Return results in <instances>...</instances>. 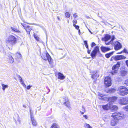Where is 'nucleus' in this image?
<instances>
[{
	"instance_id": "nucleus-46",
	"label": "nucleus",
	"mask_w": 128,
	"mask_h": 128,
	"mask_svg": "<svg viewBox=\"0 0 128 128\" xmlns=\"http://www.w3.org/2000/svg\"><path fill=\"white\" fill-rule=\"evenodd\" d=\"M17 121L19 122V123L20 124H21V121H20V119L19 118H18V119Z\"/></svg>"
},
{
	"instance_id": "nucleus-34",
	"label": "nucleus",
	"mask_w": 128,
	"mask_h": 128,
	"mask_svg": "<svg viewBox=\"0 0 128 128\" xmlns=\"http://www.w3.org/2000/svg\"><path fill=\"white\" fill-rule=\"evenodd\" d=\"M16 55L18 56V58H20L21 57V55L20 54V53L18 52L16 53Z\"/></svg>"
},
{
	"instance_id": "nucleus-16",
	"label": "nucleus",
	"mask_w": 128,
	"mask_h": 128,
	"mask_svg": "<svg viewBox=\"0 0 128 128\" xmlns=\"http://www.w3.org/2000/svg\"><path fill=\"white\" fill-rule=\"evenodd\" d=\"M111 38V37L108 34H107L105 36L104 38L103 39V40L106 42H107Z\"/></svg>"
},
{
	"instance_id": "nucleus-58",
	"label": "nucleus",
	"mask_w": 128,
	"mask_h": 128,
	"mask_svg": "<svg viewBox=\"0 0 128 128\" xmlns=\"http://www.w3.org/2000/svg\"><path fill=\"white\" fill-rule=\"evenodd\" d=\"M85 46H86V48H87V49H88V45H86Z\"/></svg>"
},
{
	"instance_id": "nucleus-20",
	"label": "nucleus",
	"mask_w": 128,
	"mask_h": 128,
	"mask_svg": "<svg viewBox=\"0 0 128 128\" xmlns=\"http://www.w3.org/2000/svg\"><path fill=\"white\" fill-rule=\"evenodd\" d=\"M32 120V124L34 126H36L37 123L36 120L34 119V118H31Z\"/></svg>"
},
{
	"instance_id": "nucleus-36",
	"label": "nucleus",
	"mask_w": 128,
	"mask_h": 128,
	"mask_svg": "<svg viewBox=\"0 0 128 128\" xmlns=\"http://www.w3.org/2000/svg\"><path fill=\"white\" fill-rule=\"evenodd\" d=\"M114 60H115V56H112L110 58V60L111 61H112Z\"/></svg>"
},
{
	"instance_id": "nucleus-6",
	"label": "nucleus",
	"mask_w": 128,
	"mask_h": 128,
	"mask_svg": "<svg viewBox=\"0 0 128 128\" xmlns=\"http://www.w3.org/2000/svg\"><path fill=\"white\" fill-rule=\"evenodd\" d=\"M119 103L122 105H125L128 104V97H124L119 100Z\"/></svg>"
},
{
	"instance_id": "nucleus-2",
	"label": "nucleus",
	"mask_w": 128,
	"mask_h": 128,
	"mask_svg": "<svg viewBox=\"0 0 128 128\" xmlns=\"http://www.w3.org/2000/svg\"><path fill=\"white\" fill-rule=\"evenodd\" d=\"M17 42V38L14 36L12 35H10L6 39V46H8V48H9L8 46H12L13 45L15 44Z\"/></svg>"
},
{
	"instance_id": "nucleus-18",
	"label": "nucleus",
	"mask_w": 128,
	"mask_h": 128,
	"mask_svg": "<svg viewBox=\"0 0 128 128\" xmlns=\"http://www.w3.org/2000/svg\"><path fill=\"white\" fill-rule=\"evenodd\" d=\"M58 78L61 80H63L65 78V76L61 73L59 72L58 73Z\"/></svg>"
},
{
	"instance_id": "nucleus-63",
	"label": "nucleus",
	"mask_w": 128,
	"mask_h": 128,
	"mask_svg": "<svg viewBox=\"0 0 128 128\" xmlns=\"http://www.w3.org/2000/svg\"><path fill=\"white\" fill-rule=\"evenodd\" d=\"M58 20H60V18L58 17Z\"/></svg>"
},
{
	"instance_id": "nucleus-8",
	"label": "nucleus",
	"mask_w": 128,
	"mask_h": 128,
	"mask_svg": "<svg viewBox=\"0 0 128 128\" xmlns=\"http://www.w3.org/2000/svg\"><path fill=\"white\" fill-rule=\"evenodd\" d=\"M63 99L65 100V102H64L63 104L69 109L71 108L70 102L68 98L65 96L64 98H60V100H62Z\"/></svg>"
},
{
	"instance_id": "nucleus-28",
	"label": "nucleus",
	"mask_w": 128,
	"mask_h": 128,
	"mask_svg": "<svg viewBox=\"0 0 128 128\" xmlns=\"http://www.w3.org/2000/svg\"><path fill=\"white\" fill-rule=\"evenodd\" d=\"M34 37L37 41H40L39 38L35 34L34 35Z\"/></svg>"
},
{
	"instance_id": "nucleus-7",
	"label": "nucleus",
	"mask_w": 128,
	"mask_h": 128,
	"mask_svg": "<svg viewBox=\"0 0 128 128\" xmlns=\"http://www.w3.org/2000/svg\"><path fill=\"white\" fill-rule=\"evenodd\" d=\"M100 52L99 47L98 46H96L94 50L92 52L91 56L92 58L95 57L96 54Z\"/></svg>"
},
{
	"instance_id": "nucleus-15",
	"label": "nucleus",
	"mask_w": 128,
	"mask_h": 128,
	"mask_svg": "<svg viewBox=\"0 0 128 128\" xmlns=\"http://www.w3.org/2000/svg\"><path fill=\"white\" fill-rule=\"evenodd\" d=\"M116 91V90L114 88H110L106 90L105 92L108 93H112Z\"/></svg>"
},
{
	"instance_id": "nucleus-60",
	"label": "nucleus",
	"mask_w": 128,
	"mask_h": 128,
	"mask_svg": "<svg viewBox=\"0 0 128 128\" xmlns=\"http://www.w3.org/2000/svg\"><path fill=\"white\" fill-rule=\"evenodd\" d=\"M23 107H24L25 108H26V106L24 105H23Z\"/></svg>"
},
{
	"instance_id": "nucleus-27",
	"label": "nucleus",
	"mask_w": 128,
	"mask_h": 128,
	"mask_svg": "<svg viewBox=\"0 0 128 128\" xmlns=\"http://www.w3.org/2000/svg\"><path fill=\"white\" fill-rule=\"evenodd\" d=\"M2 89L4 90L6 88L8 87V86L7 85L2 84Z\"/></svg>"
},
{
	"instance_id": "nucleus-9",
	"label": "nucleus",
	"mask_w": 128,
	"mask_h": 128,
	"mask_svg": "<svg viewBox=\"0 0 128 128\" xmlns=\"http://www.w3.org/2000/svg\"><path fill=\"white\" fill-rule=\"evenodd\" d=\"M104 84L106 86L108 87L111 86V80L110 77L108 76L106 77L104 79Z\"/></svg>"
},
{
	"instance_id": "nucleus-10",
	"label": "nucleus",
	"mask_w": 128,
	"mask_h": 128,
	"mask_svg": "<svg viewBox=\"0 0 128 128\" xmlns=\"http://www.w3.org/2000/svg\"><path fill=\"white\" fill-rule=\"evenodd\" d=\"M122 45L118 41L115 42L114 44V49L116 50L120 49L122 48Z\"/></svg>"
},
{
	"instance_id": "nucleus-50",
	"label": "nucleus",
	"mask_w": 128,
	"mask_h": 128,
	"mask_svg": "<svg viewBox=\"0 0 128 128\" xmlns=\"http://www.w3.org/2000/svg\"><path fill=\"white\" fill-rule=\"evenodd\" d=\"M95 75H92V78H95Z\"/></svg>"
},
{
	"instance_id": "nucleus-12",
	"label": "nucleus",
	"mask_w": 128,
	"mask_h": 128,
	"mask_svg": "<svg viewBox=\"0 0 128 128\" xmlns=\"http://www.w3.org/2000/svg\"><path fill=\"white\" fill-rule=\"evenodd\" d=\"M115 60H118L122 59H124L126 58V57L122 55L115 56Z\"/></svg>"
},
{
	"instance_id": "nucleus-32",
	"label": "nucleus",
	"mask_w": 128,
	"mask_h": 128,
	"mask_svg": "<svg viewBox=\"0 0 128 128\" xmlns=\"http://www.w3.org/2000/svg\"><path fill=\"white\" fill-rule=\"evenodd\" d=\"M116 38L114 36H112L111 40H110V42H112V43L113 41Z\"/></svg>"
},
{
	"instance_id": "nucleus-1",
	"label": "nucleus",
	"mask_w": 128,
	"mask_h": 128,
	"mask_svg": "<svg viewBox=\"0 0 128 128\" xmlns=\"http://www.w3.org/2000/svg\"><path fill=\"white\" fill-rule=\"evenodd\" d=\"M112 116L114 118V119L112 120L111 122V125L113 126L116 124L118 122V120L124 118L126 117V116L123 114L118 112H116L112 114Z\"/></svg>"
},
{
	"instance_id": "nucleus-17",
	"label": "nucleus",
	"mask_w": 128,
	"mask_h": 128,
	"mask_svg": "<svg viewBox=\"0 0 128 128\" xmlns=\"http://www.w3.org/2000/svg\"><path fill=\"white\" fill-rule=\"evenodd\" d=\"M7 58L9 59L8 60L9 63H13L14 62V59L11 55H9Z\"/></svg>"
},
{
	"instance_id": "nucleus-11",
	"label": "nucleus",
	"mask_w": 128,
	"mask_h": 128,
	"mask_svg": "<svg viewBox=\"0 0 128 128\" xmlns=\"http://www.w3.org/2000/svg\"><path fill=\"white\" fill-rule=\"evenodd\" d=\"M118 98L116 96H112L109 98H108L109 102H111V104H112L114 102L117 100Z\"/></svg>"
},
{
	"instance_id": "nucleus-13",
	"label": "nucleus",
	"mask_w": 128,
	"mask_h": 128,
	"mask_svg": "<svg viewBox=\"0 0 128 128\" xmlns=\"http://www.w3.org/2000/svg\"><path fill=\"white\" fill-rule=\"evenodd\" d=\"M104 110H108L111 107V102H109L108 104L105 105H103L102 106Z\"/></svg>"
},
{
	"instance_id": "nucleus-3",
	"label": "nucleus",
	"mask_w": 128,
	"mask_h": 128,
	"mask_svg": "<svg viewBox=\"0 0 128 128\" xmlns=\"http://www.w3.org/2000/svg\"><path fill=\"white\" fill-rule=\"evenodd\" d=\"M41 56L43 60H48L49 64L51 66V67H53L54 64L52 60L48 53L44 52L43 53Z\"/></svg>"
},
{
	"instance_id": "nucleus-5",
	"label": "nucleus",
	"mask_w": 128,
	"mask_h": 128,
	"mask_svg": "<svg viewBox=\"0 0 128 128\" xmlns=\"http://www.w3.org/2000/svg\"><path fill=\"white\" fill-rule=\"evenodd\" d=\"M120 62H118L115 65L113 66L112 67V74H114L115 73L117 72L118 70L120 67Z\"/></svg>"
},
{
	"instance_id": "nucleus-44",
	"label": "nucleus",
	"mask_w": 128,
	"mask_h": 128,
	"mask_svg": "<svg viewBox=\"0 0 128 128\" xmlns=\"http://www.w3.org/2000/svg\"><path fill=\"white\" fill-rule=\"evenodd\" d=\"M18 77L19 78H21L20 80V82H24L22 80V77L20 75H18Z\"/></svg>"
},
{
	"instance_id": "nucleus-54",
	"label": "nucleus",
	"mask_w": 128,
	"mask_h": 128,
	"mask_svg": "<svg viewBox=\"0 0 128 128\" xmlns=\"http://www.w3.org/2000/svg\"><path fill=\"white\" fill-rule=\"evenodd\" d=\"M22 85L25 88H26V86L24 84H23Z\"/></svg>"
},
{
	"instance_id": "nucleus-14",
	"label": "nucleus",
	"mask_w": 128,
	"mask_h": 128,
	"mask_svg": "<svg viewBox=\"0 0 128 128\" xmlns=\"http://www.w3.org/2000/svg\"><path fill=\"white\" fill-rule=\"evenodd\" d=\"M100 49L102 51L104 52L110 50V48L103 46H101L100 47Z\"/></svg>"
},
{
	"instance_id": "nucleus-59",
	"label": "nucleus",
	"mask_w": 128,
	"mask_h": 128,
	"mask_svg": "<svg viewBox=\"0 0 128 128\" xmlns=\"http://www.w3.org/2000/svg\"><path fill=\"white\" fill-rule=\"evenodd\" d=\"M123 52V51H121V52H118L117 53V54H121Z\"/></svg>"
},
{
	"instance_id": "nucleus-42",
	"label": "nucleus",
	"mask_w": 128,
	"mask_h": 128,
	"mask_svg": "<svg viewBox=\"0 0 128 128\" xmlns=\"http://www.w3.org/2000/svg\"><path fill=\"white\" fill-rule=\"evenodd\" d=\"M95 45H96L95 44L94 42H92V43L91 45V46L92 47Z\"/></svg>"
},
{
	"instance_id": "nucleus-38",
	"label": "nucleus",
	"mask_w": 128,
	"mask_h": 128,
	"mask_svg": "<svg viewBox=\"0 0 128 128\" xmlns=\"http://www.w3.org/2000/svg\"><path fill=\"white\" fill-rule=\"evenodd\" d=\"M124 84L128 86V80L125 81L124 82Z\"/></svg>"
},
{
	"instance_id": "nucleus-33",
	"label": "nucleus",
	"mask_w": 128,
	"mask_h": 128,
	"mask_svg": "<svg viewBox=\"0 0 128 128\" xmlns=\"http://www.w3.org/2000/svg\"><path fill=\"white\" fill-rule=\"evenodd\" d=\"M73 26L75 27L76 29L78 30L79 28V26H76V24H73Z\"/></svg>"
},
{
	"instance_id": "nucleus-41",
	"label": "nucleus",
	"mask_w": 128,
	"mask_h": 128,
	"mask_svg": "<svg viewBox=\"0 0 128 128\" xmlns=\"http://www.w3.org/2000/svg\"><path fill=\"white\" fill-rule=\"evenodd\" d=\"M73 24H75L77 23V21L76 20H73Z\"/></svg>"
},
{
	"instance_id": "nucleus-56",
	"label": "nucleus",
	"mask_w": 128,
	"mask_h": 128,
	"mask_svg": "<svg viewBox=\"0 0 128 128\" xmlns=\"http://www.w3.org/2000/svg\"><path fill=\"white\" fill-rule=\"evenodd\" d=\"M64 101H65V100H64V99H63L62 100H60V102H61V101H62V102L63 101V103H64V102H65Z\"/></svg>"
},
{
	"instance_id": "nucleus-55",
	"label": "nucleus",
	"mask_w": 128,
	"mask_h": 128,
	"mask_svg": "<svg viewBox=\"0 0 128 128\" xmlns=\"http://www.w3.org/2000/svg\"><path fill=\"white\" fill-rule=\"evenodd\" d=\"M78 33L79 34V35H80V29H78Z\"/></svg>"
},
{
	"instance_id": "nucleus-47",
	"label": "nucleus",
	"mask_w": 128,
	"mask_h": 128,
	"mask_svg": "<svg viewBox=\"0 0 128 128\" xmlns=\"http://www.w3.org/2000/svg\"><path fill=\"white\" fill-rule=\"evenodd\" d=\"M84 45L85 46L88 45L86 41H84Z\"/></svg>"
},
{
	"instance_id": "nucleus-61",
	"label": "nucleus",
	"mask_w": 128,
	"mask_h": 128,
	"mask_svg": "<svg viewBox=\"0 0 128 128\" xmlns=\"http://www.w3.org/2000/svg\"><path fill=\"white\" fill-rule=\"evenodd\" d=\"M21 84L22 85H23V84H24V82H21Z\"/></svg>"
},
{
	"instance_id": "nucleus-64",
	"label": "nucleus",
	"mask_w": 128,
	"mask_h": 128,
	"mask_svg": "<svg viewBox=\"0 0 128 128\" xmlns=\"http://www.w3.org/2000/svg\"><path fill=\"white\" fill-rule=\"evenodd\" d=\"M19 78V80H20V78Z\"/></svg>"
},
{
	"instance_id": "nucleus-51",
	"label": "nucleus",
	"mask_w": 128,
	"mask_h": 128,
	"mask_svg": "<svg viewBox=\"0 0 128 128\" xmlns=\"http://www.w3.org/2000/svg\"><path fill=\"white\" fill-rule=\"evenodd\" d=\"M126 64L128 67V60H126Z\"/></svg>"
},
{
	"instance_id": "nucleus-31",
	"label": "nucleus",
	"mask_w": 128,
	"mask_h": 128,
	"mask_svg": "<svg viewBox=\"0 0 128 128\" xmlns=\"http://www.w3.org/2000/svg\"><path fill=\"white\" fill-rule=\"evenodd\" d=\"M123 108L125 110L128 112V106H126L124 107H123Z\"/></svg>"
},
{
	"instance_id": "nucleus-45",
	"label": "nucleus",
	"mask_w": 128,
	"mask_h": 128,
	"mask_svg": "<svg viewBox=\"0 0 128 128\" xmlns=\"http://www.w3.org/2000/svg\"><path fill=\"white\" fill-rule=\"evenodd\" d=\"M73 16L75 18H76L77 16V14L76 13H75V14H74L73 15Z\"/></svg>"
},
{
	"instance_id": "nucleus-57",
	"label": "nucleus",
	"mask_w": 128,
	"mask_h": 128,
	"mask_svg": "<svg viewBox=\"0 0 128 128\" xmlns=\"http://www.w3.org/2000/svg\"><path fill=\"white\" fill-rule=\"evenodd\" d=\"M80 112L81 114H84V112H82L80 111Z\"/></svg>"
},
{
	"instance_id": "nucleus-53",
	"label": "nucleus",
	"mask_w": 128,
	"mask_h": 128,
	"mask_svg": "<svg viewBox=\"0 0 128 128\" xmlns=\"http://www.w3.org/2000/svg\"><path fill=\"white\" fill-rule=\"evenodd\" d=\"M82 108L83 109L82 110L84 111V112H85V109L82 106Z\"/></svg>"
},
{
	"instance_id": "nucleus-40",
	"label": "nucleus",
	"mask_w": 128,
	"mask_h": 128,
	"mask_svg": "<svg viewBox=\"0 0 128 128\" xmlns=\"http://www.w3.org/2000/svg\"><path fill=\"white\" fill-rule=\"evenodd\" d=\"M127 73V72L126 71H124L122 72V74H123V75L125 76L126 74Z\"/></svg>"
},
{
	"instance_id": "nucleus-48",
	"label": "nucleus",
	"mask_w": 128,
	"mask_h": 128,
	"mask_svg": "<svg viewBox=\"0 0 128 128\" xmlns=\"http://www.w3.org/2000/svg\"><path fill=\"white\" fill-rule=\"evenodd\" d=\"M83 117H84L86 119H87L88 118V116L86 115H84Z\"/></svg>"
},
{
	"instance_id": "nucleus-23",
	"label": "nucleus",
	"mask_w": 128,
	"mask_h": 128,
	"mask_svg": "<svg viewBox=\"0 0 128 128\" xmlns=\"http://www.w3.org/2000/svg\"><path fill=\"white\" fill-rule=\"evenodd\" d=\"M118 109V107L116 106H112L111 104V107L110 108V109L112 110H117Z\"/></svg>"
},
{
	"instance_id": "nucleus-4",
	"label": "nucleus",
	"mask_w": 128,
	"mask_h": 128,
	"mask_svg": "<svg viewBox=\"0 0 128 128\" xmlns=\"http://www.w3.org/2000/svg\"><path fill=\"white\" fill-rule=\"evenodd\" d=\"M117 91L118 93L121 96H125L128 94V90L124 86L119 87Z\"/></svg>"
},
{
	"instance_id": "nucleus-62",
	"label": "nucleus",
	"mask_w": 128,
	"mask_h": 128,
	"mask_svg": "<svg viewBox=\"0 0 128 128\" xmlns=\"http://www.w3.org/2000/svg\"><path fill=\"white\" fill-rule=\"evenodd\" d=\"M87 18H89L90 17L88 16H87Z\"/></svg>"
},
{
	"instance_id": "nucleus-39",
	"label": "nucleus",
	"mask_w": 128,
	"mask_h": 128,
	"mask_svg": "<svg viewBox=\"0 0 128 128\" xmlns=\"http://www.w3.org/2000/svg\"><path fill=\"white\" fill-rule=\"evenodd\" d=\"M123 52H124V53H126L128 54V52L127 50L125 48H124L123 50Z\"/></svg>"
},
{
	"instance_id": "nucleus-30",
	"label": "nucleus",
	"mask_w": 128,
	"mask_h": 128,
	"mask_svg": "<svg viewBox=\"0 0 128 128\" xmlns=\"http://www.w3.org/2000/svg\"><path fill=\"white\" fill-rule=\"evenodd\" d=\"M98 98L99 99L104 100V96L103 95H100L99 96Z\"/></svg>"
},
{
	"instance_id": "nucleus-21",
	"label": "nucleus",
	"mask_w": 128,
	"mask_h": 128,
	"mask_svg": "<svg viewBox=\"0 0 128 128\" xmlns=\"http://www.w3.org/2000/svg\"><path fill=\"white\" fill-rule=\"evenodd\" d=\"M114 53V52H112L108 53L106 54H105V56L107 58H109L110 56H112Z\"/></svg>"
},
{
	"instance_id": "nucleus-19",
	"label": "nucleus",
	"mask_w": 128,
	"mask_h": 128,
	"mask_svg": "<svg viewBox=\"0 0 128 128\" xmlns=\"http://www.w3.org/2000/svg\"><path fill=\"white\" fill-rule=\"evenodd\" d=\"M24 29L26 31L28 34H30V32L32 30V28H30V26H27Z\"/></svg>"
},
{
	"instance_id": "nucleus-43",
	"label": "nucleus",
	"mask_w": 128,
	"mask_h": 128,
	"mask_svg": "<svg viewBox=\"0 0 128 128\" xmlns=\"http://www.w3.org/2000/svg\"><path fill=\"white\" fill-rule=\"evenodd\" d=\"M32 86H30V85L27 86L26 88L28 90L30 89V88Z\"/></svg>"
},
{
	"instance_id": "nucleus-49",
	"label": "nucleus",
	"mask_w": 128,
	"mask_h": 128,
	"mask_svg": "<svg viewBox=\"0 0 128 128\" xmlns=\"http://www.w3.org/2000/svg\"><path fill=\"white\" fill-rule=\"evenodd\" d=\"M88 49V54H90V50H89V49Z\"/></svg>"
},
{
	"instance_id": "nucleus-37",
	"label": "nucleus",
	"mask_w": 128,
	"mask_h": 128,
	"mask_svg": "<svg viewBox=\"0 0 128 128\" xmlns=\"http://www.w3.org/2000/svg\"><path fill=\"white\" fill-rule=\"evenodd\" d=\"M112 42H110V41L108 42H105V44L106 45H109L110 44H112Z\"/></svg>"
},
{
	"instance_id": "nucleus-22",
	"label": "nucleus",
	"mask_w": 128,
	"mask_h": 128,
	"mask_svg": "<svg viewBox=\"0 0 128 128\" xmlns=\"http://www.w3.org/2000/svg\"><path fill=\"white\" fill-rule=\"evenodd\" d=\"M59 126L56 123H54L53 124L50 128H59Z\"/></svg>"
},
{
	"instance_id": "nucleus-52",
	"label": "nucleus",
	"mask_w": 128,
	"mask_h": 128,
	"mask_svg": "<svg viewBox=\"0 0 128 128\" xmlns=\"http://www.w3.org/2000/svg\"><path fill=\"white\" fill-rule=\"evenodd\" d=\"M21 24L22 25V26H23V27H24V28L25 27H26V26L24 25L22 23H21Z\"/></svg>"
},
{
	"instance_id": "nucleus-29",
	"label": "nucleus",
	"mask_w": 128,
	"mask_h": 128,
	"mask_svg": "<svg viewBox=\"0 0 128 128\" xmlns=\"http://www.w3.org/2000/svg\"><path fill=\"white\" fill-rule=\"evenodd\" d=\"M65 15L67 18H69L70 16V14L68 12H66L65 14Z\"/></svg>"
},
{
	"instance_id": "nucleus-25",
	"label": "nucleus",
	"mask_w": 128,
	"mask_h": 128,
	"mask_svg": "<svg viewBox=\"0 0 128 128\" xmlns=\"http://www.w3.org/2000/svg\"><path fill=\"white\" fill-rule=\"evenodd\" d=\"M84 126L85 128H92L89 124L85 123L84 124Z\"/></svg>"
},
{
	"instance_id": "nucleus-35",
	"label": "nucleus",
	"mask_w": 128,
	"mask_h": 128,
	"mask_svg": "<svg viewBox=\"0 0 128 128\" xmlns=\"http://www.w3.org/2000/svg\"><path fill=\"white\" fill-rule=\"evenodd\" d=\"M26 23H27V24H30V25H35L37 26H40L38 24H34V23L32 24V23H27V22H26Z\"/></svg>"
},
{
	"instance_id": "nucleus-26",
	"label": "nucleus",
	"mask_w": 128,
	"mask_h": 128,
	"mask_svg": "<svg viewBox=\"0 0 128 128\" xmlns=\"http://www.w3.org/2000/svg\"><path fill=\"white\" fill-rule=\"evenodd\" d=\"M30 118H34V116L33 115V112H32V110L31 108H30Z\"/></svg>"
},
{
	"instance_id": "nucleus-24",
	"label": "nucleus",
	"mask_w": 128,
	"mask_h": 128,
	"mask_svg": "<svg viewBox=\"0 0 128 128\" xmlns=\"http://www.w3.org/2000/svg\"><path fill=\"white\" fill-rule=\"evenodd\" d=\"M11 28L12 30L14 31L15 32H20L18 29L17 28H15L12 27Z\"/></svg>"
}]
</instances>
